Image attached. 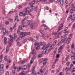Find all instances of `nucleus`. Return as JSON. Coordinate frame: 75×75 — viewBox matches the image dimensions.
Returning <instances> with one entry per match:
<instances>
[{
  "mask_svg": "<svg viewBox=\"0 0 75 75\" xmlns=\"http://www.w3.org/2000/svg\"><path fill=\"white\" fill-rule=\"evenodd\" d=\"M34 9L35 11H37V7L36 6Z\"/></svg>",
  "mask_w": 75,
  "mask_h": 75,
  "instance_id": "bf43d9fd",
  "label": "nucleus"
},
{
  "mask_svg": "<svg viewBox=\"0 0 75 75\" xmlns=\"http://www.w3.org/2000/svg\"><path fill=\"white\" fill-rule=\"evenodd\" d=\"M15 72H15V71H13L12 72V74H13V75H14V74H15Z\"/></svg>",
  "mask_w": 75,
  "mask_h": 75,
  "instance_id": "13d9d810",
  "label": "nucleus"
},
{
  "mask_svg": "<svg viewBox=\"0 0 75 75\" xmlns=\"http://www.w3.org/2000/svg\"><path fill=\"white\" fill-rule=\"evenodd\" d=\"M11 39L10 40V41L11 42H12L13 41V37L11 38H10Z\"/></svg>",
  "mask_w": 75,
  "mask_h": 75,
  "instance_id": "864d4df0",
  "label": "nucleus"
},
{
  "mask_svg": "<svg viewBox=\"0 0 75 75\" xmlns=\"http://www.w3.org/2000/svg\"><path fill=\"white\" fill-rule=\"evenodd\" d=\"M60 2V4L62 5L64 4V2L62 0H60L59 1Z\"/></svg>",
  "mask_w": 75,
  "mask_h": 75,
  "instance_id": "4be33fe9",
  "label": "nucleus"
},
{
  "mask_svg": "<svg viewBox=\"0 0 75 75\" xmlns=\"http://www.w3.org/2000/svg\"><path fill=\"white\" fill-rule=\"evenodd\" d=\"M75 28V24L74 23L73 25V28H72L74 30V29Z\"/></svg>",
  "mask_w": 75,
  "mask_h": 75,
  "instance_id": "ea45409f",
  "label": "nucleus"
},
{
  "mask_svg": "<svg viewBox=\"0 0 75 75\" xmlns=\"http://www.w3.org/2000/svg\"><path fill=\"white\" fill-rule=\"evenodd\" d=\"M57 40H55V41H54L53 42V44L52 45H55L56 44V43H57Z\"/></svg>",
  "mask_w": 75,
  "mask_h": 75,
  "instance_id": "aec40b11",
  "label": "nucleus"
},
{
  "mask_svg": "<svg viewBox=\"0 0 75 75\" xmlns=\"http://www.w3.org/2000/svg\"><path fill=\"white\" fill-rule=\"evenodd\" d=\"M73 71H71L72 73L73 72H75V68H73Z\"/></svg>",
  "mask_w": 75,
  "mask_h": 75,
  "instance_id": "e2e57ef3",
  "label": "nucleus"
},
{
  "mask_svg": "<svg viewBox=\"0 0 75 75\" xmlns=\"http://www.w3.org/2000/svg\"><path fill=\"white\" fill-rule=\"evenodd\" d=\"M63 40H65H65L66 39V38H67V36H65L64 38H63Z\"/></svg>",
  "mask_w": 75,
  "mask_h": 75,
  "instance_id": "3c124183",
  "label": "nucleus"
},
{
  "mask_svg": "<svg viewBox=\"0 0 75 75\" xmlns=\"http://www.w3.org/2000/svg\"><path fill=\"white\" fill-rule=\"evenodd\" d=\"M68 68L67 67L65 69V71L66 72H67L68 71Z\"/></svg>",
  "mask_w": 75,
  "mask_h": 75,
  "instance_id": "8fccbe9b",
  "label": "nucleus"
},
{
  "mask_svg": "<svg viewBox=\"0 0 75 75\" xmlns=\"http://www.w3.org/2000/svg\"><path fill=\"white\" fill-rule=\"evenodd\" d=\"M30 40H31V41H34V39H33V38L31 37H30Z\"/></svg>",
  "mask_w": 75,
  "mask_h": 75,
  "instance_id": "4c0bfd02",
  "label": "nucleus"
},
{
  "mask_svg": "<svg viewBox=\"0 0 75 75\" xmlns=\"http://www.w3.org/2000/svg\"><path fill=\"white\" fill-rule=\"evenodd\" d=\"M31 9H30V11H32V10H32L33 11V10L34 9V7H31Z\"/></svg>",
  "mask_w": 75,
  "mask_h": 75,
  "instance_id": "c9c22d12",
  "label": "nucleus"
},
{
  "mask_svg": "<svg viewBox=\"0 0 75 75\" xmlns=\"http://www.w3.org/2000/svg\"><path fill=\"white\" fill-rule=\"evenodd\" d=\"M64 26L63 24H61L60 25V26H59L58 29L57 30V31H59L60 30H61L62 29V27Z\"/></svg>",
  "mask_w": 75,
  "mask_h": 75,
  "instance_id": "f03ea898",
  "label": "nucleus"
},
{
  "mask_svg": "<svg viewBox=\"0 0 75 75\" xmlns=\"http://www.w3.org/2000/svg\"><path fill=\"white\" fill-rule=\"evenodd\" d=\"M58 59H56L55 60V61L54 62H53V64L54 65H55V64H56L57 62H58Z\"/></svg>",
  "mask_w": 75,
  "mask_h": 75,
  "instance_id": "6ab92c4d",
  "label": "nucleus"
},
{
  "mask_svg": "<svg viewBox=\"0 0 75 75\" xmlns=\"http://www.w3.org/2000/svg\"><path fill=\"white\" fill-rule=\"evenodd\" d=\"M4 41H6H6L7 40V38H6V37H5L4 38Z\"/></svg>",
  "mask_w": 75,
  "mask_h": 75,
  "instance_id": "0e129e2a",
  "label": "nucleus"
},
{
  "mask_svg": "<svg viewBox=\"0 0 75 75\" xmlns=\"http://www.w3.org/2000/svg\"><path fill=\"white\" fill-rule=\"evenodd\" d=\"M65 40H64V39H62L61 41V42H62V43H63L64 41H65Z\"/></svg>",
  "mask_w": 75,
  "mask_h": 75,
  "instance_id": "5fc2aeb1",
  "label": "nucleus"
},
{
  "mask_svg": "<svg viewBox=\"0 0 75 75\" xmlns=\"http://www.w3.org/2000/svg\"><path fill=\"white\" fill-rule=\"evenodd\" d=\"M0 28H1V30H3L4 29V27H3V26L0 25Z\"/></svg>",
  "mask_w": 75,
  "mask_h": 75,
  "instance_id": "2f4dec72",
  "label": "nucleus"
},
{
  "mask_svg": "<svg viewBox=\"0 0 75 75\" xmlns=\"http://www.w3.org/2000/svg\"><path fill=\"white\" fill-rule=\"evenodd\" d=\"M4 60L5 61H7V57L5 56L4 57Z\"/></svg>",
  "mask_w": 75,
  "mask_h": 75,
  "instance_id": "c85d7f7f",
  "label": "nucleus"
},
{
  "mask_svg": "<svg viewBox=\"0 0 75 75\" xmlns=\"http://www.w3.org/2000/svg\"><path fill=\"white\" fill-rule=\"evenodd\" d=\"M33 74V75H36V73H35V72L34 71V73H32Z\"/></svg>",
  "mask_w": 75,
  "mask_h": 75,
  "instance_id": "774afa93",
  "label": "nucleus"
},
{
  "mask_svg": "<svg viewBox=\"0 0 75 75\" xmlns=\"http://www.w3.org/2000/svg\"><path fill=\"white\" fill-rule=\"evenodd\" d=\"M70 68H73V67H74V65H73V64H71L70 65Z\"/></svg>",
  "mask_w": 75,
  "mask_h": 75,
  "instance_id": "4d7b16f0",
  "label": "nucleus"
},
{
  "mask_svg": "<svg viewBox=\"0 0 75 75\" xmlns=\"http://www.w3.org/2000/svg\"><path fill=\"white\" fill-rule=\"evenodd\" d=\"M23 6H19L18 7V8L20 9V8H23Z\"/></svg>",
  "mask_w": 75,
  "mask_h": 75,
  "instance_id": "09e8293b",
  "label": "nucleus"
},
{
  "mask_svg": "<svg viewBox=\"0 0 75 75\" xmlns=\"http://www.w3.org/2000/svg\"><path fill=\"white\" fill-rule=\"evenodd\" d=\"M72 37V34H71L69 36V38H69V39H70V40H71Z\"/></svg>",
  "mask_w": 75,
  "mask_h": 75,
  "instance_id": "393cba45",
  "label": "nucleus"
},
{
  "mask_svg": "<svg viewBox=\"0 0 75 75\" xmlns=\"http://www.w3.org/2000/svg\"><path fill=\"white\" fill-rule=\"evenodd\" d=\"M52 46H53V45H52L49 48V51H51V50L53 48V46L52 47Z\"/></svg>",
  "mask_w": 75,
  "mask_h": 75,
  "instance_id": "ddd939ff",
  "label": "nucleus"
},
{
  "mask_svg": "<svg viewBox=\"0 0 75 75\" xmlns=\"http://www.w3.org/2000/svg\"><path fill=\"white\" fill-rule=\"evenodd\" d=\"M35 0H34L32 2L29 3V4H34L35 3Z\"/></svg>",
  "mask_w": 75,
  "mask_h": 75,
  "instance_id": "4468645a",
  "label": "nucleus"
},
{
  "mask_svg": "<svg viewBox=\"0 0 75 75\" xmlns=\"http://www.w3.org/2000/svg\"><path fill=\"white\" fill-rule=\"evenodd\" d=\"M65 3L66 4H68V0H66L65 1Z\"/></svg>",
  "mask_w": 75,
  "mask_h": 75,
  "instance_id": "680f3d73",
  "label": "nucleus"
},
{
  "mask_svg": "<svg viewBox=\"0 0 75 75\" xmlns=\"http://www.w3.org/2000/svg\"><path fill=\"white\" fill-rule=\"evenodd\" d=\"M27 66H26V65H25L23 66L22 69L23 70H25V69H27Z\"/></svg>",
  "mask_w": 75,
  "mask_h": 75,
  "instance_id": "0eeeda50",
  "label": "nucleus"
},
{
  "mask_svg": "<svg viewBox=\"0 0 75 75\" xmlns=\"http://www.w3.org/2000/svg\"><path fill=\"white\" fill-rule=\"evenodd\" d=\"M35 51V49H33V52L32 53V54H33V56H35V53L34 52V51Z\"/></svg>",
  "mask_w": 75,
  "mask_h": 75,
  "instance_id": "a211bd4d",
  "label": "nucleus"
},
{
  "mask_svg": "<svg viewBox=\"0 0 75 75\" xmlns=\"http://www.w3.org/2000/svg\"><path fill=\"white\" fill-rule=\"evenodd\" d=\"M42 57V54H40L38 55V58H40V57Z\"/></svg>",
  "mask_w": 75,
  "mask_h": 75,
  "instance_id": "c03bdc74",
  "label": "nucleus"
},
{
  "mask_svg": "<svg viewBox=\"0 0 75 75\" xmlns=\"http://www.w3.org/2000/svg\"><path fill=\"white\" fill-rule=\"evenodd\" d=\"M29 8L28 7L24 9V10H23V12H26V11H27V10Z\"/></svg>",
  "mask_w": 75,
  "mask_h": 75,
  "instance_id": "2eb2a0df",
  "label": "nucleus"
},
{
  "mask_svg": "<svg viewBox=\"0 0 75 75\" xmlns=\"http://www.w3.org/2000/svg\"><path fill=\"white\" fill-rule=\"evenodd\" d=\"M34 24L33 23H31V24L30 25V28H33V26L34 25Z\"/></svg>",
  "mask_w": 75,
  "mask_h": 75,
  "instance_id": "cd10ccee",
  "label": "nucleus"
},
{
  "mask_svg": "<svg viewBox=\"0 0 75 75\" xmlns=\"http://www.w3.org/2000/svg\"><path fill=\"white\" fill-rule=\"evenodd\" d=\"M32 73H34L35 72V67H33L32 69Z\"/></svg>",
  "mask_w": 75,
  "mask_h": 75,
  "instance_id": "f8f14e48",
  "label": "nucleus"
},
{
  "mask_svg": "<svg viewBox=\"0 0 75 75\" xmlns=\"http://www.w3.org/2000/svg\"><path fill=\"white\" fill-rule=\"evenodd\" d=\"M19 15L20 16H23V12H20L19 14Z\"/></svg>",
  "mask_w": 75,
  "mask_h": 75,
  "instance_id": "7c9ffc66",
  "label": "nucleus"
},
{
  "mask_svg": "<svg viewBox=\"0 0 75 75\" xmlns=\"http://www.w3.org/2000/svg\"><path fill=\"white\" fill-rule=\"evenodd\" d=\"M47 47H46L42 51V53L43 54H46V52H47Z\"/></svg>",
  "mask_w": 75,
  "mask_h": 75,
  "instance_id": "20e7f679",
  "label": "nucleus"
},
{
  "mask_svg": "<svg viewBox=\"0 0 75 75\" xmlns=\"http://www.w3.org/2000/svg\"><path fill=\"white\" fill-rule=\"evenodd\" d=\"M61 32H60L58 33L57 35V38H59V37H60V35H61Z\"/></svg>",
  "mask_w": 75,
  "mask_h": 75,
  "instance_id": "b1692460",
  "label": "nucleus"
},
{
  "mask_svg": "<svg viewBox=\"0 0 75 75\" xmlns=\"http://www.w3.org/2000/svg\"><path fill=\"white\" fill-rule=\"evenodd\" d=\"M36 50H39L40 49V47H39V46H38L36 48Z\"/></svg>",
  "mask_w": 75,
  "mask_h": 75,
  "instance_id": "052dcab7",
  "label": "nucleus"
},
{
  "mask_svg": "<svg viewBox=\"0 0 75 75\" xmlns=\"http://www.w3.org/2000/svg\"><path fill=\"white\" fill-rule=\"evenodd\" d=\"M3 67H4V64H1V65H0V69H3Z\"/></svg>",
  "mask_w": 75,
  "mask_h": 75,
  "instance_id": "f3484780",
  "label": "nucleus"
},
{
  "mask_svg": "<svg viewBox=\"0 0 75 75\" xmlns=\"http://www.w3.org/2000/svg\"><path fill=\"white\" fill-rule=\"evenodd\" d=\"M71 10H72L73 11H75V7L74 6L72 7L71 8Z\"/></svg>",
  "mask_w": 75,
  "mask_h": 75,
  "instance_id": "412c9836",
  "label": "nucleus"
},
{
  "mask_svg": "<svg viewBox=\"0 0 75 75\" xmlns=\"http://www.w3.org/2000/svg\"><path fill=\"white\" fill-rule=\"evenodd\" d=\"M54 1L56 2V3H59V0H54Z\"/></svg>",
  "mask_w": 75,
  "mask_h": 75,
  "instance_id": "a18cd8bd",
  "label": "nucleus"
},
{
  "mask_svg": "<svg viewBox=\"0 0 75 75\" xmlns=\"http://www.w3.org/2000/svg\"><path fill=\"white\" fill-rule=\"evenodd\" d=\"M26 35V32L24 33L23 32H21L20 33V37L22 38L23 37H25Z\"/></svg>",
  "mask_w": 75,
  "mask_h": 75,
  "instance_id": "f257e3e1",
  "label": "nucleus"
},
{
  "mask_svg": "<svg viewBox=\"0 0 75 75\" xmlns=\"http://www.w3.org/2000/svg\"><path fill=\"white\" fill-rule=\"evenodd\" d=\"M70 42V39L68 38L66 41V43L67 44H68Z\"/></svg>",
  "mask_w": 75,
  "mask_h": 75,
  "instance_id": "9b49d317",
  "label": "nucleus"
},
{
  "mask_svg": "<svg viewBox=\"0 0 75 75\" xmlns=\"http://www.w3.org/2000/svg\"><path fill=\"white\" fill-rule=\"evenodd\" d=\"M63 47V45L61 46L59 48V50H61V49H62V48H63V47Z\"/></svg>",
  "mask_w": 75,
  "mask_h": 75,
  "instance_id": "f704fd0d",
  "label": "nucleus"
},
{
  "mask_svg": "<svg viewBox=\"0 0 75 75\" xmlns=\"http://www.w3.org/2000/svg\"><path fill=\"white\" fill-rule=\"evenodd\" d=\"M33 62H34V59H33V58H32L30 61V64H32Z\"/></svg>",
  "mask_w": 75,
  "mask_h": 75,
  "instance_id": "9d476101",
  "label": "nucleus"
},
{
  "mask_svg": "<svg viewBox=\"0 0 75 75\" xmlns=\"http://www.w3.org/2000/svg\"><path fill=\"white\" fill-rule=\"evenodd\" d=\"M8 20L10 21L11 22H12L13 21V20L12 19H11V18H9L8 19Z\"/></svg>",
  "mask_w": 75,
  "mask_h": 75,
  "instance_id": "37998d69",
  "label": "nucleus"
},
{
  "mask_svg": "<svg viewBox=\"0 0 75 75\" xmlns=\"http://www.w3.org/2000/svg\"><path fill=\"white\" fill-rule=\"evenodd\" d=\"M5 23L6 25H7L8 24H9V22L7 21L5 22Z\"/></svg>",
  "mask_w": 75,
  "mask_h": 75,
  "instance_id": "79ce46f5",
  "label": "nucleus"
},
{
  "mask_svg": "<svg viewBox=\"0 0 75 75\" xmlns=\"http://www.w3.org/2000/svg\"><path fill=\"white\" fill-rule=\"evenodd\" d=\"M57 48H55L54 50V53H56V52H57Z\"/></svg>",
  "mask_w": 75,
  "mask_h": 75,
  "instance_id": "a19ab883",
  "label": "nucleus"
},
{
  "mask_svg": "<svg viewBox=\"0 0 75 75\" xmlns=\"http://www.w3.org/2000/svg\"><path fill=\"white\" fill-rule=\"evenodd\" d=\"M37 41L36 40L35 41V44H34L35 47L36 46H38V44L37 43Z\"/></svg>",
  "mask_w": 75,
  "mask_h": 75,
  "instance_id": "dca6fc26",
  "label": "nucleus"
},
{
  "mask_svg": "<svg viewBox=\"0 0 75 75\" xmlns=\"http://www.w3.org/2000/svg\"><path fill=\"white\" fill-rule=\"evenodd\" d=\"M19 30H23V29L21 27V26L20 25L18 27Z\"/></svg>",
  "mask_w": 75,
  "mask_h": 75,
  "instance_id": "5701e85b",
  "label": "nucleus"
},
{
  "mask_svg": "<svg viewBox=\"0 0 75 75\" xmlns=\"http://www.w3.org/2000/svg\"><path fill=\"white\" fill-rule=\"evenodd\" d=\"M59 54V55H61V54L62 53V52H61V51L60 50H59L58 51Z\"/></svg>",
  "mask_w": 75,
  "mask_h": 75,
  "instance_id": "e433bc0d",
  "label": "nucleus"
},
{
  "mask_svg": "<svg viewBox=\"0 0 75 75\" xmlns=\"http://www.w3.org/2000/svg\"><path fill=\"white\" fill-rule=\"evenodd\" d=\"M9 51V47L7 46L6 47V51L8 52Z\"/></svg>",
  "mask_w": 75,
  "mask_h": 75,
  "instance_id": "a878e982",
  "label": "nucleus"
},
{
  "mask_svg": "<svg viewBox=\"0 0 75 75\" xmlns=\"http://www.w3.org/2000/svg\"><path fill=\"white\" fill-rule=\"evenodd\" d=\"M63 74H64V73H60L59 74V75H63Z\"/></svg>",
  "mask_w": 75,
  "mask_h": 75,
  "instance_id": "69168bd1",
  "label": "nucleus"
},
{
  "mask_svg": "<svg viewBox=\"0 0 75 75\" xmlns=\"http://www.w3.org/2000/svg\"><path fill=\"white\" fill-rule=\"evenodd\" d=\"M26 35H30V32H26Z\"/></svg>",
  "mask_w": 75,
  "mask_h": 75,
  "instance_id": "49530a36",
  "label": "nucleus"
},
{
  "mask_svg": "<svg viewBox=\"0 0 75 75\" xmlns=\"http://www.w3.org/2000/svg\"><path fill=\"white\" fill-rule=\"evenodd\" d=\"M71 59H72V57H75V53L74 54H71Z\"/></svg>",
  "mask_w": 75,
  "mask_h": 75,
  "instance_id": "6e6552de",
  "label": "nucleus"
},
{
  "mask_svg": "<svg viewBox=\"0 0 75 75\" xmlns=\"http://www.w3.org/2000/svg\"><path fill=\"white\" fill-rule=\"evenodd\" d=\"M17 38V35L16 33H14V38L15 40Z\"/></svg>",
  "mask_w": 75,
  "mask_h": 75,
  "instance_id": "bb28decb",
  "label": "nucleus"
},
{
  "mask_svg": "<svg viewBox=\"0 0 75 75\" xmlns=\"http://www.w3.org/2000/svg\"><path fill=\"white\" fill-rule=\"evenodd\" d=\"M70 64H71V62H68L66 64L67 66H68Z\"/></svg>",
  "mask_w": 75,
  "mask_h": 75,
  "instance_id": "c756f323",
  "label": "nucleus"
},
{
  "mask_svg": "<svg viewBox=\"0 0 75 75\" xmlns=\"http://www.w3.org/2000/svg\"><path fill=\"white\" fill-rule=\"evenodd\" d=\"M14 13V11H10L9 12V14H12V13Z\"/></svg>",
  "mask_w": 75,
  "mask_h": 75,
  "instance_id": "de8ad7c7",
  "label": "nucleus"
},
{
  "mask_svg": "<svg viewBox=\"0 0 75 75\" xmlns=\"http://www.w3.org/2000/svg\"><path fill=\"white\" fill-rule=\"evenodd\" d=\"M3 30L4 35H5L6 33V29L4 28L3 29Z\"/></svg>",
  "mask_w": 75,
  "mask_h": 75,
  "instance_id": "39448f33",
  "label": "nucleus"
},
{
  "mask_svg": "<svg viewBox=\"0 0 75 75\" xmlns=\"http://www.w3.org/2000/svg\"><path fill=\"white\" fill-rule=\"evenodd\" d=\"M41 26H43V27H44V29L45 30H46L47 29V27H46V25L42 24L41 25Z\"/></svg>",
  "mask_w": 75,
  "mask_h": 75,
  "instance_id": "1a4fd4ad",
  "label": "nucleus"
},
{
  "mask_svg": "<svg viewBox=\"0 0 75 75\" xmlns=\"http://www.w3.org/2000/svg\"><path fill=\"white\" fill-rule=\"evenodd\" d=\"M71 48H74V44H72L71 46Z\"/></svg>",
  "mask_w": 75,
  "mask_h": 75,
  "instance_id": "6e6d98bb",
  "label": "nucleus"
},
{
  "mask_svg": "<svg viewBox=\"0 0 75 75\" xmlns=\"http://www.w3.org/2000/svg\"><path fill=\"white\" fill-rule=\"evenodd\" d=\"M21 69V66H20L17 68V71H20Z\"/></svg>",
  "mask_w": 75,
  "mask_h": 75,
  "instance_id": "423d86ee",
  "label": "nucleus"
},
{
  "mask_svg": "<svg viewBox=\"0 0 75 75\" xmlns=\"http://www.w3.org/2000/svg\"><path fill=\"white\" fill-rule=\"evenodd\" d=\"M40 72L41 74H44V72H43V71H42V69L40 70Z\"/></svg>",
  "mask_w": 75,
  "mask_h": 75,
  "instance_id": "72a5a7b5",
  "label": "nucleus"
},
{
  "mask_svg": "<svg viewBox=\"0 0 75 75\" xmlns=\"http://www.w3.org/2000/svg\"><path fill=\"white\" fill-rule=\"evenodd\" d=\"M25 12H26V14L28 15L30 14V11L28 10Z\"/></svg>",
  "mask_w": 75,
  "mask_h": 75,
  "instance_id": "473e14b6",
  "label": "nucleus"
},
{
  "mask_svg": "<svg viewBox=\"0 0 75 75\" xmlns=\"http://www.w3.org/2000/svg\"><path fill=\"white\" fill-rule=\"evenodd\" d=\"M37 27V25H33V28H35Z\"/></svg>",
  "mask_w": 75,
  "mask_h": 75,
  "instance_id": "603ef678",
  "label": "nucleus"
},
{
  "mask_svg": "<svg viewBox=\"0 0 75 75\" xmlns=\"http://www.w3.org/2000/svg\"><path fill=\"white\" fill-rule=\"evenodd\" d=\"M27 41V40H26V39H25L23 40L22 41V42H26Z\"/></svg>",
  "mask_w": 75,
  "mask_h": 75,
  "instance_id": "58836bf2",
  "label": "nucleus"
},
{
  "mask_svg": "<svg viewBox=\"0 0 75 75\" xmlns=\"http://www.w3.org/2000/svg\"><path fill=\"white\" fill-rule=\"evenodd\" d=\"M20 75H25V74L23 73H21Z\"/></svg>",
  "mask_w": 75,
  "mask_h": 75,
  "instance_id": "338daca9",
  "label": "nucleus"
},
{
  "mask_svg": "<svg viewBox=\"0 0 75 75\" xmlns=\"http://www.w3.org/2000/svg\"><path fill=\"white\" fill-rule=\"evenodd\" d=\"M47 60H48V59L47 58H46L44 59L43 62V65H45V64H46L47 62Z\"/></svg>",
  "mask_w": 75,
  "mask_h": 75,
  "instance_id": "7ed1b4c3",
  "label": "nucleus"
}]
</instances>
